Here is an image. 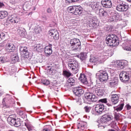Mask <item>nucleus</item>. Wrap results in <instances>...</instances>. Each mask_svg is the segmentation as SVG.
<instances>
[{
	"label": "nucleus",
	"mask_w": 131,
	"mask_h": 131,
	"mask_svg": "<svg viewBox=\"0 0 131 131\" xmlns=\"http://www.w3.org/2000/svg\"><path fill=\"white\" fill-rule=\"evenodd\" d=\"M70 45L71 47L73 48V51H75V52L80 51V49H81V43L79 39H72L70 41Z\"/></svg>",
	"instance_id": "nucleus-1"
},
{
	"label": "nucleus",
	"mask_w": 131,
	"mask_h": 131,
	"mask_svg": "<svg viewBox=\"0 0 131 131\" xmlns=\"http://www.w3.org/2000/svg\"><path fill=\"white\" fill-rule=\"evenodd\" d=\"M98 98L95 94L92 93H87L85 94V102L86 104H92V102H97Z\"/></svg>",
	"instance_id": "nucleus-2"
},
{
	"label": "nucleus",
	"mask_w": 131,
	"mask_h": 131,
	"mask_svg": "<svg viewBox=\"0 0 131 131\" xmlns=\"http://www.w3.org/2000/svg\"><path fill=\"white\" fill-rule=\"evenodd\" d=\"M117 40H116V38H115L114 35H109L106 38V43L111 47H115V46H117Z\"/></svg>",
	"instance_id": "nucleus-3"
},
{
	"label": "nucleus",
	"mask_w": 131,
	"mask_h": 131,
	"mask_svg": "<svg viewBox=\"0 0 131 131\" xmlns=\"http://www.w3.org/2000/svg\"><path fill=\"white\" fill-rule=\"evenodd\" d=\"M96 75L99 76V79L101 82H103V81H107L108 80V74L106 71H100L96 74Z\"/></svg>",
	"instance_id": "nucleus-4"
},
{
	"label": "nucleus",
	"mask_w": 131,
	"mask_h": 131,
	"mask_svg": "<svg viewBox=\"0 0 131 131\" xmlns=\"http://www.w3.org/2000/svg\"><path fill=\"white\" fill-rule=\"evenodd\" d=\"M7 21L13 24L19 23L21 21V18L16 15L13 14L9 15L7 18Z\"/></svg>",
	"instance_id": "nucleus-5"
},
{
	"label": "nucleus",
	"mask_w": 131,
	"mask_h": 131,
	"mask_svg": "<svg viewBox=\"0 0 131 131\" xmlns=\"http://www.w3.org/2000/svg\"><path fill=\"white\" fill-rule=\"evenodd\" d=\"M19 52L24 58H27L29 54L28 53V48H27V47L20 46L19 48Z\"/></svg>",
	"instance_id": "nucleus-6"
},
{
	"label": "nucleus",
	"mask_w": 131,
	"mask_h": 131,
	"mask_svg": "<svg viewBox=\"0 0 131 131\" xmlns=\"http://www.w3.org/2000/svg\"><path fill=\"white\" fill-rule=\"evenodd\" d=\"M15 45L13 43H7L5 47V51L6 53H11L15 51Z\"/></svg>",
	"instance_id": "nucleus-7"
},
{
	"label": "nucleus",
	"mask_w": 131,
	"mask_h": 131,
	"mask_svg": "<svg viewBox=\"0 0 131 131\" xmlns=\"http://www.w3.org/2000/svg\"><path fill=\"white\" fill-rule=\"evenodd\" d=\"M48 33L50 36H53L55 40L59 39V33H58V31H57V30L51 29L49 31Z\"/></svg>",
	"instance_id": "nucleus-8"
},
{
	"label": "nucleus",
	"mask_w": 131,
	"mask_h": 131,
	"mask_svg": "<svg viewBox=\"0 0 131 131\" xmlns=\"http://www.w3.org/2000/svg\"><path fill=\"white\" fill-rule=\"evenodd\" d=\"M128 9V6L123 3L118 5L116 7V9L117 10V11H119V12H125L127 11Z\"/></svg>",
	"instance_id": "nucleus-9"
},
{
	"label": "nucleus",
	"mask_w": 131,
	"mask_h": 131,
	"mask_svg": "<svg viewBox=\"0 0 131 131\" xmlns=\"http://www.w3.org/2000/svg\"><path fill=\"white\" fill-rule=\"evenodd\" d=\"M101 4L104 8H107L108 9H110L112 7V2L109 0H102Z\"/></svg>",
	"instance_id": "nucleus-10"
},
{
	"label": "nucleus",
	"mask_w": 131,
	"mask_h": 131,
	"mask_svg": "<svg viewBox=\"0 0 131 131\" xmlns=\"http://www.w3.org/2000/svg\"><path fill=\"white\" fill-rule=\"evenodd\" d=\"M74 93L76 96H78V97H80L82 94H83L84 91L82 90V87L78 86L76 87L75 90L74 91Z\"/></svg>",
	"instance_id": "nucleus-11"
},
{
	"label": "nucleus",
	"mask_w": 131,
	"mask_h": 131,
	"mask_svg": "<svg viewBox=\"0 0 131 131\" xmlns=\"http://www.w3.org/2000/svg\"><path fill=\"white\" fill-rule=\"evenodd\" d=\"M105 108V106H104V104H97L95 107V110L97 112V113H98L99 114H101L102 112L104 111V108Z\"/></svg>",
	"instance_id": "nucleus-12"
},
{
	"label": "nucleus",
	"mask_w": 131,
	"mask_h": 131,
	"mask_svg": "<svg viewBox=\"0 0 131 131\" xmlns=\"http://www.w3.org/2000/svg\"><path fill=\"white\" fill-rule=\"evenodd\" d=\"M111 102L113 105H116L119 102V96L117 94H113L111 96Z\"/></svg>",
	"instance_id": "nucleus-13"
},
{
	"label": "nucleus",
	"mask_w": 131,
	"mask_h": 131,
	"mask_svg": "<svg viewBox=\"0 0 131 131\" xmlns=\"http://www.w3.org/2000/svg\"><path fill=\"white\" fill-rule=\"evenodd\" d=\"M45 53L46 55H51L53 53L52 50V44H50L48 46H46L45 48Z\"/></svg>",
	"instance_id": "nucleus-14"
},
{
	"label": "nucleus",
	"mask_w": 131,
	"mask_h": 131,
	"mask_svg": "<svg viewBox=\"0 0 131 131\" xmlns=\"http://www.w3.org/2000/svg\"><path fill=\"white\" fill-rule=\"evenodd\" d=\"M86 125V123L84 122H80L78 124L77 128L79 130H84L85 129V126Z\"/></svg>",
	"instance_id": "nucleus-15"
},
{
	"label": "nucleus",
	"mask_w": 131,
	"mask_h": 131,
	"mask_svg": "<svg viewBox=\"0 0 131 131\" xmlns=\"http://www.w3.org/2000/svg\"><path fill=\"white\" fill-rule=\"evenodd\" d=\"M115 65L119 68V69H123L124 68V62L118 60L115 62Z\"/></svg>",
	"instance_id": "nucleus-16"
},
{
	"label": "nucleus",
	"mask_w": 131,
	"mask_h": 131,
	"mask_svg": "<svg viewBox=\"0 0 131 131\" xmlns=\"http://www.w3.org/2000/svg\"><path fill=\"white\" fill-rule=\"evenodd\" d=\"M83 10L80 6H75L74 15H81Z\"/></svg>",
	"instance_id": "nucleus-17"
},
{
	"label": "nucleus",
	"mask_w": 131,
	"mask_h": 131,
	"mask_svg": "<svg viewBox=\"0 0 131 131\" xmlns=\"http://www.w3.org/2000/svg\"><path fill=\"white\" fill-rule=\"evenodd\" d=\"M123 107H124V103H120L117 106H114V110L117 112H120L123 109Z\"/></svg>",
	"instance_id": "nucleus-18"
},
{
	"label": "nucleus",
	"mask_w": 131,
	"mask_h": 131,
	"mask_svg": "<svg viewBox=\"0 0 131 131\" xmlns=\"http://www.w3.org/2000/svg\"><path fill=\"white\" fill-rule=\"evenodd\" d=\"M90 6L93 10H95V11H98L99 9H100V5H99V4L96 2L92 3Z\"/></svg>",
	"instance_id": "nucleus-19"
},
{
	"label": "nucleus",
	"mask_w": 131,
	"mask_h": 131,
	"mask_svg": "<svg viewBox=\"0 0 131 131\" xmlns=\"http://www.w3.org/2000/svg\"><path fill=\"white\" fill-rule=\"evenodd\" d=\"M34 50L38 53H41L43 51V47L41 44H38L35 46Z\"/></svg>",
	"instance_id": "nucleus-20"
},
{
	"label": "nucleus",
	"mask_w": 131,
	"mask_h": 131,
	"mask_svg": "<svg viewBox=\"0 0 131 131\" xmlns=\"http://www.w3.org/2000/svg\"><path fill=\"white\" fill-rule=\"evenodd\" d=\"M69 69L71 70V71H72L74 74H76V73H77L79 70V65H78V63H77V66H75V67L69 68Z\"/></svg>",
	"instance_id": "nucleus-21"
},
{
	"label": "nucleus",
	"mask_w": 131,
	"mask_h": 131,
	"mask_svg": "<svg viewBox=\"0 0 131 131\" xmlns=\"http://www.w3.org/2000/svg\"><path fill=\"white\" fill-rule=\"evenodd\" d=\"M99 14H101L103 17H108L109 16V10H104V9H99Z\"/></svg>",
	"instance_id": "nucleus-22"
},
{
	"label": "nucleus",
	"mask_w": 131,
	"mask_h": 131,
	"mask_svg": "<svg viewBox=\"0 0 131 131\" xmlns=\"http://www.w3.org/2000/svg\"><path fill=\"white\" fill-rule=\"evenodd\" d=\"M9 13L7 11H0V19H5L6 17L8 16Z\"/></svg>",
	"instance_id": "nucleus-23"
},
{
	"label": "nucleus",
	"mask_w": 131,
	"mask_h": 131,
	"mask_svg": "<svg viewBox=\"0 0 131 131\" xmlns=\"http://www.w3.org/2000/svg\"><path fill=\"white\" fill-rule=\"evenodd\" d=\"M79 79L82 82V83H87L88 80H86V77H85V75L81 74L80 75Z\"/></svg>",
	"instance_id": "nucleus-24"
},
{
	"label": "nucleus",
	"mask_w": 131,
	"mask_h": 131,
	"mask_svg": "<svg viewBox=\"0 0 131 131\" xmlns=\"http://www.w3.org/2000/svg\"><path fill=\"white\" fill-rule=\"evenodd\" d=\"M122 48L125 51H131V42L130 45L124 43L122 45Z\"/></svg>",
	"instance_id": "nucleus-25"
},
{
	"label": "nucleus",
	"mask_w": 131,
	"mask_h": 131,
	"mask_svg": "<svg viewBox=\"0 0 131 131\" xmlns=\"http://www.w3.org/2000/svg\"><path fill=\"white\" fill-rule=\"evenodd\" d=\"M17 120H16V119L15 118H12L11 117H9L8 118V122H9V124L10 125H12V126L15 125V124L16 123V121Z\"/></svg>",
	"instance_id": "nucleus-26"
},
{
	"label": "nucleus",
	"mask_w": 131,
	"mask_h": 131,
	"mask_svg": "<svg viewBox=\"0 0 131 131\" xmlns=\"http://www.w3.org/2000/svg\"><path fill=\"white\" fill-rule=\"evenodd\" d=\"M110 83L112 88H115V86H117L118 85V80H113Z\"/></svg>",
	"instance_id": "nucleus-27"
},
{
	"label": "nucleus",
	"mask_w": 131,
	"mask_h": 131,
	"mask_svg": "<svg viewBox=\"0 0 131 131\" xmlns=\"http://www.w3.org/2000/svg\"><path fill=\"white\" fill-rule=\"evenodd\" d=\"M41 32V28L40 26L35 27L34 29V33L35 34H38V33H40Z\"/></svg>",
	"instance_id": "nucleus-28"
},
{
	"label": "nucleus",
	"mask_w": 131,
	"mask_h": 131,
	"mask_svg": "<svg viewBox=\"0 0 131 131\" xmlns=\"http://www.w3.org/2000/svg\"><path fill=\"white\" fill-rule=\"evenodd\" d=\"M77 64L78 62L77 61H73V62H69L68 64L69 68H73V67H75V66H77Z\"/></svg>",
	"instance_id": "nucleus-29"
},
{
	"label": "nucleus",
	"mask_w": 131,
	"mask_h": 131,
	"mask_svg": "<svg viewBox=\"0 0 131 131\" xmlns=\"http://www.w3.org/2000/svg\"><path fill=\"white\" fill-rule=\"evenodd\" d=\"M114 119L115 120H119L121 115L119 113H116L115 111L114 112Z\"/></svg>",
	"instance_id": "nucleus-30"
},
{
	"label": "nucleus",
	"mask_w": 131,
	"mask_h": 131,
	"mask_svg": "<svg viewBox=\"0 0 131 131\" xmlns=\"http://www.w3.org/2000/svg\"><path fill=\"white\" fill-rule=\"evenodd\" d=\"M25 125L26 126L27 128H28V130L29 131L33 130L34 129L33 126H32V125H31V124L25 123Z\"/></svg>",
	"instance_id": "nucleus-31"
},
{
	"label": "nucleus",
	"mask_w": 131,
	"mask_h": 131,
	"mask_svg": "<svg viewBox=\"0 0 131 131\" xmlns=\"http://www.w3.org/2000/svg\"><path fill=\"white\" fill-rule=\"evenodd\" d=\"M68 12H70V13H73V14H74L75 11V6H70L68 8Z\"/></svg>",
	"instance_id": "nucleus-32"
},
{
	"label": "nucleus",
	"mask_w": 131,
	"mask_h": 131,
	"mask_svg": "<svg viewBox=\"0 0 131 131\" xmlns=\"http://www.w3.org/2000/svg\"><path fill=\"white\" fill-rule=\"evenodd\" d=\"M48 73L50 75H54V74L56 73V70H54V68L52 67L48 70Z\"/></svg>",
	"instance_id": "nucleus-33"
},
{
	"label": "nucleus",
	"mask_w": 131,
	"mask_h": 131,
	"mask_svg": "<svg viewBox=\"0 0 131 131\" xmlns=\"http://www.w3.org/2000/svg\"><path fill=\"white\" fill-rule=\"evenodd\" d=\"M68 82H69V83H70L71 85H74V82H75V80L73 78L71 77L69 79H68Z\"/></svg>",
	"instance_id": "nucleus-34"
},
{
	"label": "nucleus",
	"mask_w": 131,
	"mask_h": 131,
	"mask_svg": "<svg viewBox=\"0 0 131 131\" xmlns=\"http://www.w3.org/2000/svg\"><path fill=\"white\" fill-rule=\"evenodd\" d=\"M101 121H102V122L103 123L108 122V121H109V120H108V118H107V116H106V115H104L102 116Z\"/></svg>",
	"instance_id": "nucleus-35"
},
{
	"label": "nucleus",
	"mask_w": 131,
	"mask_h": 131,
	"mask_svg": "<svg viewBox=\"0 0 131 131\" xmlns=\"http://www.w3.org/2000/svg\"><path fill=\"white\" fill-rule=\"evenodd\" d=\"M63 75H64V76H67V77L71 76V73L67 71H63Z\"/></svg>",
	"instance_id": "nucleus-36"
},
{
	"label": "nucleus",
	"mask_w": 131,
	"mask_h": 131,
	"mask_svg": "<svg viewBox=\"0 0 131 131\" xmlns=\"http://www.w3.org/2000/svg\"><path fill=\"white\" fill-rule=\"evenodd\" d=\"M105 116H106V117L107 118L108 121H110V120H112V119L114 118V117H113V116H112L111 114L105 115Z\"/></svg>",
	"instance_id": "nucleus-37"
},
{
	"label": "nucleus",
	"mask_w": 131,
	"mask_h": 131,
	"mask_svg": "<svg viewBox=\"0 0 131 131\" xmlns=\"http://www.w3.org/2000/svg\"><path fill=\"white\" fill-rule=\"evenodd\" d=\"M41 83L44 85H49L50 84V81L49 80H42Z\"/></svg>",
	"instance_id": "nucleus-38"
},
{
	"label": "nucleus",
	"mask_w": 131,
	"mask_h": 131,
	"mask_svg": "<svg viewBox=\"0 0 131 131\" xmlns=\"http://www.w3.org/2000/svg\"><path fill=\"white\" fill-rule=\"evenodd\" d=\"M18 33L21 37H24L25 36V33L23 30H18Z\"/></svg>",
	"instance_id": "nucleus-39"
},
{
	"label": "nucleus",
	"mask_w": 131,
	"mask_h": 131,
	"mask_svg": "<svg viewBox=\"0 0 131 131\" xmlns=\"http://www.w3.org/2000/svg\"><path fill=\"white\" fill-rule=\"evenodd\" d=\"M6 38V34L4 33H0V41Z\"/></svg>",
	"instance_id": "nucleus-40"
},
{
	"label": "nucleus",
	"mask_w": 131,
	"mask_h": 131,
	"mask_svg": "<svg viewBox=\"0 0 131 131\" xmlns=\"http://www.w3.org/2000/svg\"><path fill=\"white\" fill-rule=\"evenodd\" d=\"M18 60H19V57H18V55H15L12 58V61H13L14 63L18 62Z\"/></svg>",
	"instance_id": "nucleus-41"
},
{
	"label": "nucleus",
	"mask_w": 131,
	"mask_h": 131,
	"mask_svg": "<svg viewBox=\"0 0 131 131\" xmlns=\"http://www.w3.org/2000/svg\"><path fill=\"white\" fill-rule=\"evenodd\" d=\"M104 57L105 56H101L99 58L97 59V61H98L99 63H103V62L105 61V59H104Z\"/></svg>",
	"instance_id": "nucleus-42"
},
{
	"label": "nucleus",
	"mask_w": 131,
	"mask_h": 131,
	"mask_svg": "<svg viewBox=\"0 0 131 131\" xmlns=\"http://www.w3.org/2000/svg\"><path fill=\"white\" fill-rule=\"evenodd\" d=\"M112 21H113L114 22H116L118 21V17L116 15L112 16Z\"/></svg>",
	"instance_id": "nucleus-43"
},
{
	"label": "nucleus",
	"mask_w": 131,
	"mask_h": 131,
	"mask_svg": "<svg viewBox=\"0 0 131 131\" xmlns=\"http://www.w3.org/2000/svg\"><path fill=\"white\" fill-rule=\"evenodd\" d=\"M80 58L81 60H84L85 59V54L83 53H81L80 54Z\"/></svg>",
	"instance_id": "nucleus-44"
},
{
	"label": "nucleus",
	"mask_w": 131,
	"mask_h": 131,
	"mask_svg": "<svg viewBox=\"0 0 131 131\" xmlns=\"http://www.w3.org/2000/svg\"><path fill=\"white\" fill-rule=\"evenodd\" d=\"M21 125V123H20V121H18V120H16L15 121V123L14 124V126L16 127H18V126H20Z\"/></svg>",
	"instance_id": "nucleus-45"
},
{
	"label": "nucleus",
	"mask_w": 131,
	"mask_h": 131,
	"mask_svg": "<svg viewBox=\"0 0 131 131\" xmlns=\"http://www.w3.org/2000/svg\"><path fill=\"white\" fill-rule=\"evenodd\" d=\"M6 62V59L4 57H0V64H3Z\"/></svg>",
	"instance_id": "nucleus-46"
},
{
	"label": "nucleus",
	"mask_w": 131,
	"mask_h": 131,
	"mask_svg": "<svg viewBox=\"0 0 131 131\" xmlns=\"http://www.w3.org/2000/svg\"><path fill=\"white\" fill-rule=\"evenodd\" d=\"M99 102H100L101 103H104L105 104H106V103H107V99L103 98V99H100L99 100Z\"/></svg>",
	"instance_id": "nucleus-47"
},
{
	"label": "nucleus",
	"mask_w": 131,
	"mask_h": 131,
	"mask_svg": "<svg viewBox=\"0 0 131 131\" xmlns=\"http://www.w3.org/2000/svg\"><path fill=\"white\" fill-rule=\"evenodd\" d=\"M6 45L7 41H4L1 43H0V47H1V48H4V47H5V46H6Z\"/></svg>",
	"instance_id": "nucleus-48"
},
{
	"label": "nucleus",
	"mask_w": 131,
	"mask_h": 131,
	"mask_svg": "<svg viewBox=\"0 0 131 131\" xmlns=\"http://www.w3.org/2000/svg\"><path fill=\"white\" fill-rule=\"evenodd\" d=\"M84 110L85 112H90V107L89 106H85Z\"/></svg>",
	"instance_id": "nucleus-49"
},
{
	"label": "nucleus",
	"mask_w": 131,
	"mask_h": 131,
	"mask_svg": "<svg viewBox=\"0 0 131 131\" xmlns=\"http://www.w3.org/2000/svg\"><path fill=\"white\" fill-rule=\"evenodd\" d=\"M126 108L127 110H130L131 106L129 104H127L126 105Z\"/></svg>",
	"instance_id": "nucleus-50"
},
{
	"label": "nucleus",
	"mask_w": 131,
	"mask_h": 131,
	"mask_svg": "<svg viewBox=\"0 0 131 131\" xmlns=\"http://www.w3.org/2000/svg\"><path fill=\"white\" fill-rule=\"evenodd\" d=\"M3 7H5V4L2 2H0V9H2V8Z\"/></svg>",
	"instance_id": "nucleus-51"
},
{
	"label": "nucleus",
	"mask_w": 131,
	"mask_h": 131,
	"mask_svg": "<svg viewBox=\"0 0 131 131\" xmlns=\"http://www.w3.org/2000/svg\"><path fill=\"white\" fill-rule=\"evenodd\" d=\"M47 12H48V13H52V10H51V8H48V9H47Z\"/></svg>",
	"instance_id": "nucleus-52"
},
{
	"label": "nucleus",
	"mask_w": 131,
	"mask_h": 131,
	"mask_svg": "<svg viewBox=\"0 0 131 131\" xmlns=\"http://www.w3.org/2000/svg\"><path fill=\"white\" fill-rule=\"evenodd\" d=\"M72 22L73 23V24H74V23H76V20H73Z\"/></svg>",
	"instance_id": "nucleus-53"
},
{
	"label": "nucleus",
	"mask_w": 131,
	"mask_h": 131,
	"mask_svg": "<svg viewBox=\"0 0 131 131\" xmlns=\"http://www.w3.org/2000/svg\"><path fill=\"white\" fill-rule=\"evenodd\" d=\"M127 2H129V3H131V0H127Z\"/></svg>",
	"instance_id": "nucleus-54"
},
{
	"label": "nucleus",
	"mask_w": 131,
	"mask_h": 131,
	"mask_svg": "<svg viewBox=\"0 0 131 131\" xmlns=\"http://www.w3.org/2000/svg\"><path fill=\"white\" fill-rule=\"evenodd\" d=\"M99 95H102V93H101V94H99Z\"/></svg>",
	"instance_id": "nucleus-55"
},
{
	"label": "nucleus",
	"mask_w": 131,
	"mask_h": 131,
	"mask_svg": "<svg viewBox=\"0 0 131 131\" xmlns=\"http://www.w3.org/2000/svg\"><path fill=\"white\" fill-rule=\"evenodd\" d=\"M111 131H114V130H111Z\"/></svg>",
	"instance_id": "nucleus-56"
},
{
	"label": "nucleus",
	"mask_w": 131,
	"mask_h": 131,
	"mask_svg": "<svg viewBox=\"0 0 131 131\" xmlns=\"http://www.w3.org/2000/svg\"><path fill=\"white\" fill-rule=\"evenodd\" d=\"M99 91H100V90L99 89Z\"/></svg>",
	"instance_id": "nucleus-57"
}]
</instances>
